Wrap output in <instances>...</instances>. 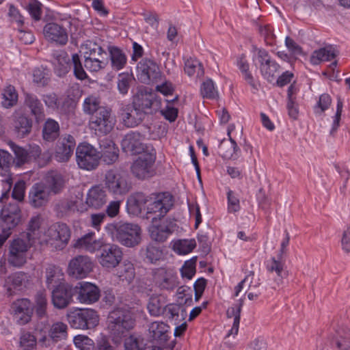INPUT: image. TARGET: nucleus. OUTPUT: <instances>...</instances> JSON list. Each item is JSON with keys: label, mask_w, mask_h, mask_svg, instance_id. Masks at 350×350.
<instances>
[{"label": "nucleus", "mask_w": 350, "mask_h": 350, "mask_svg": "<svg viewBox=\"0 0 350 350\" xmlns=\"http://www.w3.org/2000/svg\"><path fill=\"white\" fill-rule=\"evenodd\" d=\"M137 209L146 210L147 214H152V221L163 217L174 205V198L169 192L152 193H136L128 202Z\"/></svg>", "instance_id": "1"}, {"label": "nucleus", "mask_w": 350, "mask_h": 350, "mask_svg": "<svg viewBox=\"0 0 350 350\" xmlns=\"http://www.w3.org/2000/svg\"><path fill=\"white\" fill-rule=\"evenodd\" d=\"M134 325L133 313L126 308H118L111 311L107 318V329L115 343H119Z\"/></svg>", "instance_id": "2"}, {"label": "nucleus", "mask_w": 350, "mask_h": 350, "mask_svg": "<svg viewBox=\"0 0 350 350\" xmlns=\"http://www.w3.org/2000/svg\"><path fill=\"white\" fill-rule=\"evenodd\" d=\"M106 230L111 234L113 241L126 247H133L141 242L142 229L137 224H109L106 226Z\"/></svg>", "instance_id": "3"}, {"label": "nucleus", "mask_w": 350, "mask_h": 350, "mask_svg": "<svg viewBox=\"0 0 350 350\" xmlns=\"http://www.w3.org/2000/svg\"><path fill=\"white\" fill-rule=\"evenodd\" d=\"M148 152L139 155L132 163V174L139 180H145L155 174L156 151L153 146L148 148Z\"/></svg>", "instance_id": "4"}, {"label": "nucleus", "mask_w": 350, "mask_h": 350, "mask_svg": "<svg viewBox=\"0 0 350 350\" xmlns=\"http://www.w3.org/2000/svg\"><path fill=\"white\" fill-rule=\"evenodd\" d=\"M116 123L115 116L113 115L110 108H100L89 120L90 130L98 136L109 134L114 128Z\"/></svg>", "instance_id": "5"}, {"label": "nucleus", "mask_w": 350, "mask_h": 350, "mask_svg": "<svg viewBox=\"0 0 350 350\" xmlns=\"http://www.w3.org/2000/svg\"><path fill=\"white\" fill-rule=\"evenodd\" d=\"M33 245L23 237L14 239L9 242L7 260L10 265L21 267L27 262L29 249Z\"/></svg>", "instance_id": "6"}, {"label": "nucleus", "mask_w": 350, "mask_h": 350, "mask_svg": "<svg viewBox=\"0 0 350 350\" xmlns=\"http://www.w3.org/2000/svg\"><path fill=\"white\" fill-rule=\"evenodd\" d=\"M103 182L105 189L116 197L125 196L131 189V184L126 176L113 170L106 172Z\"/></svg>", "instance_id": "7"}, {"label": "nucleus", "mask_w": 350, "mask_h": 350, "mask_svg": "<svg viewBox=\"0 0 350 350\" xmlns=\"http://www.w3.org/2000/svg\"><path fill=\"white\" fill-rule=\"evenodd\" d=\"M70 326L75 329H91L98 323L97 312L90 308H78L68 315Z\"/></svg>", "instance_id": "8"}, {"label": "nucleus", "mask_w": 350, "mask_h": 350, "mask_svg": "<svg viewBox=\"0 0 350 350\" xmlns=\"http://www.w3.org/2000/svg\"><path fill=\"white\" fill-rule=\"evenodd\" d=\"M76 161L81 169L93 170L99 164L100 152L90 144H80L76 148Z\"/></svg>", "instance_id": "9"}, {"label": "nucleus", "mask_w": 350, "mask_h": 350, "mask_svg": "<svg viewBox=\"0 0 350 350\" xmlns=\"http://www.w3.org/2000/svg\"><path fill=\"white\" fill-rule=\"evenodd\" d=\"M84 58V67L90 72H98L107 64L106 51L96 42L89 44Z\"/></svg>", "instance_id": "10"}, {"label": "nucleus", "mask_w": 350, "mask_h": 350, "mask_svg": "<svg viewBox=\"0 0 350 350\" xmlns=\"http://www.w3.org/2000/svg\"><path fill=\"white\" fill-rule=\"evenodd\" d=\"M138 80L145 84L157 83L161 80V72L157 64L150 58H143L137 66Z\"/></svg>", "instance_id": "11"}, {"label": "nucleus", "mask_w": 350, "mask_h": 350, "mask_svg": "<svg viewBox=\"0 0 350 350\" xmlns=\"http://www.w3.org/2000/svg\"><path fill=\"white\" fill-rule=\"evenodd\" d=\"M144 135L138 131H130L123 137L121 146L122 150L131 154H142L148 152V148L152 146L150 144L143 143Z\"/></svg>", "instance_id": "12"}, {"label": "nucleus", "mask_w": 350, "mask_h": 350, "mask_svg": "<svg viewBox=\"0 0 350 350\" xmlns=\"http://www.w3.org/2000/svg\"><path fill=\"white\" fill-rule=\"evenodd\" d=\"M99 251L98 260L103 267L114 268L122 259V249L117 245L103 241V246L99 248Z\"/></svg>", "instance_id": "13"}, {"label": "nucleus", "mask_w": 350, "mask_h": 350, "mask_svg": "<svg viewBox=\"0 0 350 350\" xmlns=\"http://www.w3.org/2000/svg\"><path fill=\"white\" fill-rule=\"evenodd\" d=\"M71 232L69 227L64 223L57 222L52 225L48 230V236L57 250H62L66 247L70 239Z\"/></svg>", "instance_id": "14"}, {"label": "nucleus", "mask_w": 350, "mask_h": 350, "mask_svg": "<svg viewBox=\"0 0 350 350\" xmlns=\"http://www.w3.org/2000/svg\"><path fill=\"white\" fill-rule=\"evenodd\" d=\"M51 300L55 308L64 309L71 302L75 295L74 286L68 282L51 289Z\"/></svg>", "instance_id": "15"}, {"label": "nucleus", "mask_w": 350, "mask_h": 350, "mask_svg": "<svg viewBox=\"0 0 350 350\" xmlns=\"http://www.w3.org/2000/svg\"><path fill=\"white\" fill-rule=\"evenodd\" d=\"M74 288L76 299L81 304H93L100 297L99 288L90 282H79Z\"/></svg>", "instance_id": "16"}, {"label": "nucleus", "mask_w": 350, "mask_h": 350, "mask_svg": "<svg viewBox=\"0 0 350 350\" xmlns=\"http://www.w3.org/2000/svg\"><path fill=\"white\" fill-rule=\"evenodd\" d=\"M93 262L88 256L79 255L73 258L68 264V273L72 277L81 279L85 278L92 271Z\"/></svg>", "instance_id": "17"}, {"label": "nucleus", "mask_w": 350, "mask_h": 350, "mask_svg": "<svg viewBox=\"0 0 350 350\" xmlns=\"http://www.w3.org/2000/svg\"><path fill=\"white\" fill-rule=\"evenodd\" d=\"M132 105L146 116L148 113H152V108L156 111L160 107L161 98L154 94L141 92L135 95Z\"/></svg>", "instance_id": "18"}, {"label": "nucleus", "mask_w": 350, "mask_h": 350, "mask_svg": "<svg viewBox=\"0 0 350 350\" xmlns=\"http://www.w3.org/2000/svg\"><path fill=\"white\" fill-rule=\"evenodd\" d=\"M76 141L70 134L61 135L56 144L55 157L59 162H66L73 154Z\"/></svg>", "instance_id": "19"}, {"label": "nucleus", "mask_w": 350, "mask_h": 350, "mask_svg": "<svg viewBox=\"0 0 350 350\" xmlns=\"http://www.w3.org/2000/svg\"><path fill=\"white\" fill-rule=\"evenodd\" d=\"M13 317L19 325H25L31 321L33 314V306L28 299L15 301L12 305Z\"/></svg>", "instance_id": "20"}, {"label": "nucleus", "mask_w": 350, "mask_h": 350, "mask_svg": "<svg viewBox=\"0 0 350 350\" xmlns=\"http://www.w3.org/2000/svg\"><path fill=\"white\" fill-rule=\"evenodd\" d=\"M119 114L123 124L128 128L139 125L146 117L133 105H122Z\"/></svg>", "instance_id": "21"}, {"label": "nucleus", "mask_w": 350, "mask_h": 350, "mask_svg": "<svg viewBox=\"0 0 350 350\" xmlns=\"http://www.w3.org/2000/svg\"><path fill=\"white\" fill-rule=\"evenodd\" d=\"M53 66L54 72L59 77L66 75L71 68L70 59L64 50H55L51 53L50 60Z\"/></svg>", "instance_id": "22"}, {"label": "nucleus", "mask_w": 350, "mask_h": 350, "mask_svg": "<svg viewBox=\"0 0 350 350\" xmlns=\"http://www.w3.org/2000/svg\"><path fill=\"white\" fill-rule=\"evenodd\" d=\"M43 33L45 38L59 45H65L68 42L66 29L55 23H49L44 27Z\"/></svg>", "instance_id": "23"}, {"label": "nucleus", "mask_w": 350, "mask_h": 350, "mask_svg": "<svg viewBox=\"0 0 350 350\" xmlns=\"http://www.w3.org/2000/svg\"><path fill=\"white\" fill-rule=\"evenodd\" d=\"M50 193L42 184L36 183L29 193V202L34 208L44 206L49 201Z\"/></svg>", "instance_id": "24"}, {"label": "nucleus", "mask_w": 350, "mask_h": 350, "mask_svg": "<svg viewBox=\"0 0 350 350\" xmlns=\"http://www.w3.org/2000/svg\"><path fill=\"white\" fill-rule=\"evenodd\" d=\"M24 105L28 108L30 113L35 118L36 122L42 120L44 116V106L41 100L33 93L25 92Z\"/></svg>", "instance_id": "25"}, {"label": "nucleus", "mask_w": 350, "mask_h": 350, "mask_svg": "<svg viewBox=\"0 0 350 350\" xmlns=\"http://www.w3.org/2000/svg\"><path fill=\"white\" fill-rule=\"evenodd\" d=\"M94 232L85 234L81 238L78 239L73 245L76 249L84 250L88 252L94 253L98 251L99 248L103 246V240L96 239Z\"/></svg>", "instance_id": "26"}, {"label": "nucleus", "mask_w": 350, "mask_h": 350, "mask_svg": "<svg viewBox=\"0 0 350 350\" xmlns=\"http://www.w3.org/2000/svg\"><path fill=\"white\" fill-rule=\"evenodd\" d=\"M100 159L107 165H111L115 163L119 157V148L114 142L108 139L102 140L100 143Z\"/></svg>", "instance_id": "27"}, {"label": "nucleus", "mask_w": 350, "mask_h": 350, "mask_svg": "<svg viewBox=\"0 0 350 350\" xmlns=\"http://www.w3.org/2000/svg\"><path fill=\"white\" fill-rule=\"evenodd\" d=\"M66 336L67 325L62 322H57L51 326L49 332V337H43L40 342L46 347H50L59 340L66 339Z\"/></svg>", "instance_id": "28"}, {"label": "nucleus", "mask_w": 350, "mask_h": 350, "mask_svg": "<svg viewBox=\"0 0 350 350\" xmlns=\"http://www.w3.org/2000/svg\"><path fill=\"white\" fill-rule=\"evenodd\" d=\"M170 327L162 321H154L150 324L148 332L150 338L157 343L165 344L169 339Z\"/></svg>", "instance_id": "29"}, {"label": "nucleus", "mask_w": 350, "mask_h": 350, "mask_svg": "<svg viewBox=\"0 0 350 350\" xmlns=\"http://www.w3.org/2000/svg\"><path fill=\"white\" fill-rule=\"evenodd\" d=\"M107 201L106 191L100 185L92 187L88 191L86 198V204L94 208H100Z\"/></svg>", "instance_id": "30"}, {"label": "nucleus", "mask_w": 350, "mask_h": 350, "mask_svg": "<svg viewBox=\"0 0 350 350\" xmlns=\"http://www.w3.org/2000/svg\"><path fill=\"white\" fill-rule=\"evenodd\" d=\"M46 285L49 289H53L66 283L62 269L55 265H49L45 271Z\"/></svg>", "instance_id": "31"}, {"label": "nucleus", "mask_w": 350, "mask_h": 350, "mask_svg": "<svg viewBox=\"0 0 350 350\" xmlns=\"http://www.w3.org/2000/svg\"><path fill=\"white\" fill-rule=\"evenodd\" d=\"M154 279L161 289L172 291L178 285L176 278L163 268L158 269L154 272Z\"/></svg>", "instance_id": "32"}, {"label": "nucleus", "mask_w": 350, "mask_h": 350, "mask_svg": "<svg viewBox=\"0 0 350 350\" xmlns=\"http://www.w3.org/2000/svg\"><path fill=\"white\" fill-rule=\"evenodd\" d=\"M45 188L53 194H58L65 185L64 176L58 172H49L46 176Z\"/></svg>", "instance_id": "33"}, {"label": "nucleus", "mask_w": 350, "mask_h": 350, "mask_svg": "<svg viewBox=\"0 0 350 350\" xmlns=\"http://www.w3.org/2000/svg\"><path fill=\"white\" fill-rule=\"evenodd\" d=\"M229 142L223 141L219 146L220 155L226 159H237L239 158L241 150L235 140L230 137V131L228 130Z\"/></svg>", "instance_id": "34"}, {"label": "nucleus", "mask_w": 350, "mask_h": 350, "mask_svg": "<svg viewBox=\"0 0 350 350\" xmlns=\"http://www.w3.org/2000/svg\"><path fill=\"white\" fill-rule=\"evenodd\" d=\"M32 120L26 115H20L14 120V131L16 136L23 138L27 136L31 131Z\"/></svg>", "instance_id": "35"}, {"label": "nucleus", "mask_w": 350, "mask_h": 350, "mask_svg": "<svg viewBox=\"0 0 350 350\" xmlns=\"http://www.w3.org/2000/svg\"><path fill=\"white\" fill-rule=\"evenodd\" d=\"M42 218L40 215L33 216L28 222L24 239L31 242L33 245L35 241L40 237V225Z\"/></svg>", "instance_id": "36"}, {"label": "nucleus", "mask_w": 350, "mask_h": 350, "mask_svg": "<svg viewBox=\"0 0 350 350\" xmlns=\"http://www.w3.org/2000/svg\"><path fill=\"white\" fill-rule=\"evenodd\" d=\"M27 280V275L23 272H17L10 276L6 281L9 295H12L16 290L20 291L25 287Z\"/></svg>", "instance_id": "37"}, {"label": "nucleus", "mask_w": 350, "mask_h": 350, "mask_svg": "<svg viewBox=\"0 0 350 350\" xmlns=\"http://www.w3.org/2000/svg\"><path fill=\"white\" fill-rule=\"evenodd\" d=\"M337 55V51L332 46H328L314 51L310 57V62L318 65L322 61H330Z\"/></svg>", "instance_id": "38"}, {"label": "nucleus", "mask_w": 350, "mask_h": 350, "mask_svg": "<svg viewBox=\"0 0 350 350\" xmlns=\"http://www.w3.org/2000/svg\"><path fill=\"white\" fill-rule=\"evenodd\" d=\"M59 135V123L52 118L45 121L42 129V137L44 141L54 142Z\"/></svg>", "instance_id": "39"}, {"label": "nucleus", "mask_w": 350, "mask_h": 350, "mask_svg": "<svg viewBox=\"0 0 350 350\" xmlns=\"http://www.w3.org/2000/svg\"><path fill=\"white\" fill-rule=\"evenodd\" d=\"M165 317L170 319L174 320L176 324H178L185 320L187 316L186 309L181 304H168L165 308Z\"/></svg>", "instance_id": "40"}, {"label": "nucleus", "mask_w": 350, "mask_h": 350, "mask_svg": "<svg viewBox=\"0 0 350 350\" xmlns=\"http://www.w3.org/2000/svg\"><path fill=\"white\" fill-rule=\"evenodd\" d=\"M172 232V227L167 224L152 225L149 228L151 239L157 242H164Z\"/></svg>", "instance_id": "41"}, {"label": "nucleus", "mask_w": 350, "mask_h": 350, "mask_svg": "<svg viewBox=\"0 0 350 350\" xmlns=\"http://www.w3.org/2000/svg\"><path fill=\"white\" fill-rule=\"evenodd\" d=\"M243 305V299H240L239 303L235 306L230 307L228 309L226 314L228 318L234 317L233 325L231 329L228 334V336L231 334L237 335L239 332V327L240 323V317L241 308Z\"/></svg>", "instance_id": "42"}, {"label": "nucleus", "mask_w": 350, "mask_h": 350, "mask_svg": "<svg viewBox=\"0 0 350 350\" xmlns=\"http://www.w3.org/2000/svg\"><path fill=\"white\" fill-rule=\"evenodd\" d=\"M109 51L112 68L116 70L122 69L126 64L125 54L116 46L109 47Z\"/></svg>", "instance_id": "43"}, {"label": "nucleus", "mask_w": 350, "mask_h": 350, "mask_svg": "<svg viewBox=\"0 0 350 350\" xmlns=\"http://www.w3.org/2000/svg\"><path fill=\"white\" fill-rule=\"evenodd\" d=\"M76 208L77 202L68 199H62L55 204L54 211L58 217H64L75 212Z\"/></svg>", "instance_id": "44"}, {"label": "nucleus", "mask_w": 350, "mask_h": 350, "mask_svg": "<svg viewBox=\"0 0 350 350\" xmlns=\"http://www.w3.org/2000/svg\"><path fill=\"white\" fill-rule=\"evenodd\" d=\"M237 66L241 70L243 77L246 82L254 90H258V84L255 82L252 73L249 71V64L245 59V56L242 54L237 59Z\"/></svg>", "instance_id": "45"}, {"label": "nucleus", "mask_w": 350, "mask_h": 350, "mask_svg": "<svg viewBox=\"0 0 350 350\" xmlns=\"http://www.w3.org/2000/svg\"><path fill=\"white\" fill-rule=\"evenodd\" d=\"M1 105L5 109L14 106L18 101V93L13 85H9L1 94Z\"/></svg>", "instance_id": "46"}, {"label": "nucleus", "mask_w": 350, "mask_h": 350, "mask_svg": "<svg viewBox=\"0 0 350 350\" xmlns=\"http://www.w3.org/2000/svg\"><path fill=\"white\" fill-rule=\"evenodd\" d=\"M141 252L150 263H156L163 256L162 249L156 243L148 244L145 248H142Z\"/></svg>", "instance_id": "47"}, {"label": "nucleus", "mask_w": 350, "mask_h": 350, "mask_svg": "<svg viewBox=\"0 0 350 350\" xmlns=\"http://www.w3.org/2000/svg\"><path fill=\"white\" fill-rule=\"evenodd\" d=\"M124 345L126 350H146L147 344L142 336L132 334L125 339Z\"/></svg>", "instance_id": "48"}, {"label": "nucleus", "mask_w": 350, "mask_h": 350, "mask_svg": "<svg viewBox=\"0 0 350 350\" xmlns=\"http://www.w3.org/2000/svg\"><path fill=\"white\" fill-rule=\"evenodd\" d=\"M8 145L15 155L16 166L19 167L29 161L27 149L16 145L13 142H9Z\"/></svg>", "instance_id": "49"}, {"label": "nucleus", "mask_w": 350, "mask_h": 350, "mask_svg": "<svg viewBox=\"0 0 350 350\" xmlns=\"http://www.w3.org/2000/svg\"><path fill=\"white\" fill-rule=\"evenodd\" d=\"M46 295L42 292H38L35 296V310L37 317L40 319L46 317L47 308Z\"/></svg>", "instance_id": "50"}, {"label": "nucleus", "mask_w": 350, "mask_h": 350, "mask_svg": "<svg viewBox=\"0 0 350 350\" xmlns=\"http://www.w3.org/2000/svg\"><path fill=\"white\" fill-rule=\"evenodd\" d=\"M118 275L121 280L131 283L135 275L133 264L128 260L124 261L118 269Z\"/></svg>", "instance_id": "51"}, {"label": "nucleus", "mask_w": 350, "mask_h": 350, "mask_svg": "<svg viewBox=\"0 0 350 350\" xmlns=\"http://www.w3.org/2000/svg\"><path fill=\"white\" fill-rule=\"evenodd\" d=\"M15 163L12 156L4 150H0V175L5 176L10 174V167Z\"/></svg>", "instance_id": "52"}, {"label": "nucleus", "mask_w": 350, "mask_h": 350, "mask_svg": "<svg viewBox=\"0 0 350 350\" xmlns=\"http://www.w3.org/2000/svg\"><path fill=\"white\" fill-rule=\"evenodd\" d=\"M107 107L100 105L99 98L94 96H90L85 98L83 105V109L85 113L93 116L100 108H106Z\"/></svg>", "instance_id": "53"}, {"label": "nucleus", "mask_w": 350, "mask_h": 350, "mask_svg": "<svg viewBox=\"0 0 350 350\" xmlns=\"http://www.w3.org/2000/svg\"><path fill=\"white\" fill-rule=\"evenodd\" d=\"M282 256L278 255V260L274 257L266 262V268L270 273L275 272V273L280 278L286 275L284 270V265L281 262Z\"/></svg>", "instance_id": "54"}, {"label": "nucleus", "mask_w": 350, "mask_h": 350, "mask_svg": "<svg viewBox=\"0 0 350 350\" xmlns=\"http://www.w3.org/2000/svg\"><path fill=\"white\" fill-rule=\"evenodd\" d=\"M196 246L195 239H183L177 241L174 245V249L179 254H187L190 253Z\"/></svg>", "instance_id": "55"}, {"label": "nucleus", "mask_w": 350, "mask_h": 350, "mask_svg": "<svg viewBox=\"0 0 350 350\" xmlns=\"http://www.w3.org/2000/svg\"><path fill=\"white\" fill-rule=\"evenodd\" d=\"M21 217L18 215H8L1 213V227L2 230H11L20 222Z\"/></svg>", "instance_id": "56"}, {"label": "nucleus", "mask_w": 350, "mask_h": 350, "mask_svg": "<svg viewBox=\"0 0 350 350\" xmlns=\"http://www.w3.org/2000/svg\"><path fill=\"white\" fill-rule=\"evenodd\" d=\"M185 72L189 75L192 76L195 72L198 76L204 75L202 64L196 59L190 58L185 63Z\"/></svg>", "instance_id": "57"}, {"label": "nucleus", "mask_w": 350, "mask_h": 350, "mask_svg": "<svg viewBox=\"0 0 350 350\" xmlns=\"http://www.w3.org/2000/svg\"><path fill=\"white\" fill-rule=\"evenodd\" d=\"M200 92L203 98L215 99L218 97V92L215 88L214 83L210 79L202 83Z\"/></svg>", "instance_id": "58"}, {"label": "nucleus", "mask_w": 350, "mask_h": 350, "mask_svg": "<svg viewBox=\"0 0 350 350\" xmlns=\"http://www.w3.org/2000/svg\"><path fill=\"white\" fill-rule=\"evenodd\" d=\"M280 66L275 61L271 60L269 64L260 66L262 77L268 81H272L275 74L278 72Z\"/></svg>", "instance_id": "59"}, {"label": "nucleus", "mask_w": 350, "mask_h": 350, "mask_svg": "<svg viewBox=\"0 0 350 350\" xmlns=\"http://www.w3.org/2000/svg\"><path fill=\"white\" fill-rule=\"evenodd\" d=\"M71 64L73 66L74 75L78 79L83 80L88 77L80 60L79 55L77 53H74L72 55Z\"/></svg>", "instance_id": "60"}, {"label": "nucleus", "mask_w": 350, "mask_h": 350, "mask_svg": "<svg viewBox=\"0 0 350 350\" xmlns=\"http://www.w3.org/2000/svg\"><path fill=\"white\" fill-rule=\"evenodd\" d=\"M228 211L229 213H236L240 211L239 197L234 191L229 189L227 192Z\"/></svg>", "instance_id": "61"}, {"label": "nucleus", "mask_w": 350, "mask_h": 350, "mask_svg": "<svg viewBox=\"0 0 350 350\" xmlns=\"http://www.w3.org/2000/svg\"><path fill=\"white\" fill-rule=\"evenodd\" d=\"M336 347L340 350H349L350 349V336L348 333L342 334L341 332H337V336L334 339Z\"/></svg>", "instance_id": "62"}, {"label": "nucleus", "mask_w": 350, "mask_h": 350, "mask_svg": "<svg viewBox=\"0 0 350 350\" xmlns=\"http://www.w3.org/2000/svg\"><path fill=\"white\" fill-rule=\"evenodd\" d=\"M196 258L185 261L183 267L180 269L182 277L191 280L196 273Z\"/></svg>", "instance_id": "63"}, {"label": "nucleus", "mask_w": 350, "mask_h": 350, "mask_svg": "<svg viewBox=\"0 0 350 350\" xmlns=\"http://www.w3.org/2000/svg\"><path fill=\"white\" fill-rule=\"evenodd\" d=\"M36 345L35 336L29 332L23 333L20 338V345L24 350H33Z\"/></svg>", "instance_id": "64"}]
</instances>
